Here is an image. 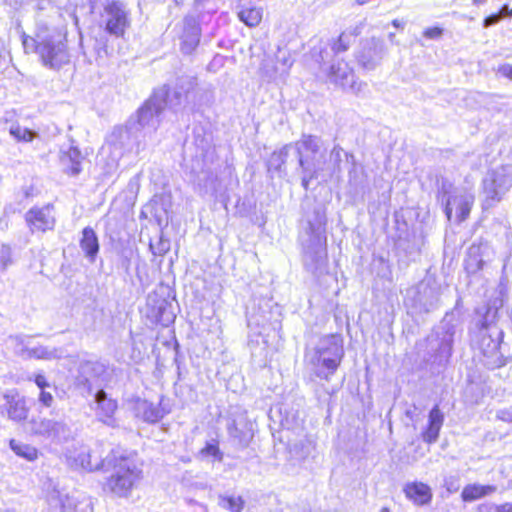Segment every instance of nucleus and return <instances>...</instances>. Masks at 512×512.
<instances>
[{
  "instance_id": "obj_41",
  "label": "nucleus",
  "mask_w": 512,
  "mask_h": 512,
  "mask_svg": "<svg viewBox=\"0 0 512 512\" xmlns=\"http://www.w3.org/2000/svg\"><path fill=\"white\" fill-rule=\"evenodd\" d=\"M203 454L217 457L220 454L218 447L214 444H208L203 450Z\"/></svg>"
},
{
  "instance_id": "obj_11",
  "label": "nucleus",
  "mask_w": 512,
  "mask_h": 512,
  "mask_svg": "<svg viewBox=\"0 0 512 512\" xmlns=\"http://www.w3.org/2000/svg\"><path fill=\"white\" fill-rule=\"evenodd\" d=\"M167 91L161 89L146 101L138 110V123L143 128L155 129L159 123V115L166 107Z\"/></svg>"
},
{
  "instance_id": "obj_4",
  "label": "nucleus",
  "mask_w": 512,
  "mask_h": 512,
  "mask_svg": "<svg viewBox=\"0 0 512 512\" xmlns=\"http://www.w3.org/2000/svg\"><path fill=\"white\" fill-rule=\"evenodd\" d=\"M299 165L303 170L302 186L308 189L309 182L318 176L322 169L324 154L321 153V141L312 135H304L295 143Z\"/></svg>"
},
{
  "instance_id": "obj_50",
  "label": "nucleus",
  "mask_w": 512,
  "mask_h": 512,
  "mask_svg": "<svg viewBox=\"0 0 512 512\" xmlns=\"http://www.w3.org/2000/svg\"><path fill=\"white\" fill-rule=\"evenodd\" d=\"M23 44L25 48H28V39H24Z\"/></svg>"
},
{
  "instance_id": "obj_9",
  "label": "nucleus",
  "mask_w": 512,
  "mask_h": 512,
  "mask_svg": "<svg viewBox=\"0 0 512 512\" xmlns=\"http://www.w3.org/2000/svg\"><path fill=\"white\" fill-rule=\"evenodd\" d=\"M26 431L36 437L52 442H62L69 438L70 431L66 423L55 419L33 416L25 423Z\"/></svg>"
},
{
  "instance_id": "obj_37",
  "label": "nucleus",
  "mask_w": 512,
  "mask_h": 512,
  "mask_svg": "<svg viewBox=\"0 0 512 512\" xmlns=\"http://www.w3.org/2000/svg\"><path fill=\"white\" fill-rule=\"evenodd\" d=\"M38 402L45 408H50L54 403V396L47 390H41L38 395Z\"/></svg>"
},
{
  "instance_id": "obj_31",
  "label": "nucleus",
  "mask_w": 512,
  "mask_h": 512,
  "mask_svg": "<svg viewBox=\"0 0 512 512\" xmlns=\"http://www.w3.org/2000/svg\"><path fill=\"white\" fill-rule=\"evenodd\" d=\"M105 372V366L100 362H86L81 366V373L87 383L93 382Z\"/></svg>"
},
{
  "instance_id": "obj_16",
  "label": "nucleus",
  "mask_w": 512,
  "mask_h": 512,
  "mask_svg": "<svg viewBox=\"0 0 512 512\" xmlns=\"http://www.w3.org/2000/svg\"><path fill=\"white\" fill-rule=\"evenodd\" d=\"M200 27L193 17L183 20L180 34V48L185 54H191L200 42Z\"/></svg>"
},
{
  "instance_id": "obj_1",
  "label": "nucleus",
  "mask_w": 512,
  "mask_h": 512,
  "mask_svg": "<svg viewBox=\"0 0 512 512\" xmlns=\"http://www.w3.org/2000/svg\"><path fill=\"white\" fill-rule=\"evenodd\" d=\"M342 357L343 348L340 340L334 335H329L307 349L305 361L316 377L328 380L337 370Z\"/></svg>"
},
{
  "instance_id": "obj_53",
  "label": "nucleus",
  "mask_w": 512,
  "mask_h": 512,
  "mask_svg": "<svg viewBox=\"0 0 512 512\" xmlns=\"http://www.w3.org/2000/svg\"><path fill=\"white\" fill-rule=\"evenodd\" d=\"M509 15H512V9H511V11L509 12Z\"/></svg>"
},
{
  "instance_id": "obj_36",
  "label": "nucleus",
  "mask_w": 512,
  "mask_h": 512,
  "mask_svg": "<svg viewBox=\"0 0 512 512\" xmlns=\"http://www.w3.org/2000/svg\"><path fill=\"white\" fill-rule=\"evenodd\" d=\"M12 264V251L6 244L0 245V271H5Z\"/></svg>"
},
{
  "instance_id": "obj_7",
  "label": "nucleus",
  "mask_w": 512,
  "mask_h": 512,
  "mask_svg": "<svg viewBox=\"0 0 512 512\" xmlns=\"http://www.w3.org/2000/svg\"><path fill=\"white\" fill-rule=\"evenodd\" d=\"M9 342L14 353L24 360L53 361L61 359L64 355L61 348L35 343L30 337L12 336Z\"/></svg>"
},
{
  "instance_id": "obj_10",
  "label": "nucleus",
  "mask_w": 512,
  "mask_h": 512,
  "mask_svg": "<svg viewBox=\"0 0 512 512\" xmlns=\"http://www.w3.org/2000/svg\"><path fill=\"white\" fill-rule=\"evenodd\" d=\"M102 5L101 23L105 30L116 37L123 36L129 26V20L122 4L113 0H103Z\"/></svg>"
},
{
  "instance_id": "obj_42",
  "label": "nucleus",
  "mask_w": 512,
  "mask_h": 512,
  "mask_svg": "<svg viewBox=\"0 0 512 512\" xmlns=\"http://www.w3.org/2000/svg\"><path fill=\"white\" fill-rule=\"evenodd\" d=\"M501 20V15L499 14H493L484 19L483 25L484 27L492 26L496 23H498Z\"/></svg>"
},
{
  "instance_id": "obj_24",
  "label": "nucleus",
  "mask_w": 512,
  "mask_h": 512,
  "mask_svg": "<svg viewBox=\"0 0 512 512\" xmlns=\"http://www.w3.org/2000/svg\"><path fill=\"white\" fill-rule=\"evenodd\" d=\"M410 293L418 294L416 302L419 303L426 311L437 303V293L427 283L421 282Z\"/></svg>"
},
{
  "instance_id": "obj_38",
  "label": "nucleus",
  "mask_w": 512,
  "mask_h": 512,
  "mask_svg": "<svg viewBox=\"0 0 512 512\" xmlns=\"http://www.w3.org/2000/svg\"><path fill=\"white\" fill-rule=\"evenodd\" d=\"M34 383L40 391L47 390V388L51 386L45 375L42 373H37L34 375Z\"/></svg>"
},
{
  "instance_id": "obj_39",
  "label": "nucleus",
  "mask_w": 512,
  "mask_h": 512,
  "mask_svg": "<svg viewBox=\"0 0 512 512\" xmlns=\"http://www.w3.org/2000/svg\"><path fill=\"white\" fill-rule=\"evenodd\" d=\"M443 30L439 27L427 28L423 35L429 39H438L442 36Z\"/></svg>"
},
{
  "instance_id": "obj_43",
  "label": "nucleus",
  "mask_w": 512,
  "mask_h": 512,
  "mask_svg": "<svg viewBox=\"0 0 512 512\" xmlns=\"http://www.w3.org/2000/svg\"><path fill=\"white\" fill-rule=\"evenodd\" d=\"M499 72L503 76L512 79V66H510V65H503V66H501L499 68Z\"/></svg>"
},
{
  "instance_id": "obj_26",
  "label": "nucleus",
  "mask_w": 512,
  "mask_h": 512,
  "mask_svg": "<svg viewBox=\"0 0 512 512\" xmlns=\"http://www.w3.org/2000/svg\"><path fill=\"white\" fill-rule=\"evenodd\" d=\"M69 175L76 176L81 172V153L75 147H70L61 157Z\"/></svg>"
},
{
  "instance_id": "obj_44",
  "label": "nucleus",
  "mask_w": 512,
  "mask_h": 512,
  "mask_svg": "<svg viewBox=\"0 0 512 512\" xmlns=\"http://www.w3.org/2000/svg\"><path fill=\"white\" fill-rule=\"evenodd\" d=\"M495 512H512V503H505L496 507Z\"/></svg>"
},
{
  "instance_id": "obj_20",
  "label": "nucleus",
  "mask_w": 512,
  "mask_h": 512,
  "mask_svg": "<svg viewBox=\"0 0 512 512\" xmlns=\"http://www.w3.org/2000/svg\"><path fill=\"white\" fill-rule=\"evenodd\" d=\"M107 144L115 149H119L121 154H123L132 150L133 137L126 127L118 126L108 136Z\"/></svg>"
},
{
  "instance_id": "obj_46",
  "label": "nucleus",
  "mask_w": 512,
  "mask_h": 512,
  "mask_svg": "<svg viewBox=\"0 0 512 512\" xmlns=\"http://www.w3.org/2000/svg\"><path fill=\"white\" fill-rule=\"evenodd\" d=\"M160 245H161V248L158 251L159 255L164 254V253H166L169 250V246H168L167 243H164V242L161 241ZM153 253L157 254V252H153Z\"/></svg>"
},
{
  "instance_id": "obj_8",
  "label": "nucleus",
  "mask_w": 512,
  "mask_h": 512,
  "mask_svg": "<svg viewBox=\"0 0 512 512\" xmlns=\"http://www.w3.org/2000/svg\"><path fill=\"white\" fill-rule=\"evenodd\" d=\"M503 331L496 324L484 323L479 330L477 345L482 354L492 359L493 364L500 365L506 355L505 344L501 342Z\"/></svg>"
},
{
  "instance_id": "obj_12",
  "label": "nucleus",
  "mask_w": 512,
  "mask_h": 512,
  "mask_svg": "<svg viewBox=\"0 0 512 512\" xmlns=\"http://www.w3.org/2000/svg\"><path fill=\"white\" fill-rule=\"evenodd\" d=\"M386 48L382 39L371 37L362 42L361 49L358 52V62L366 70H374L380 65Z\"/></svg>"
},
{
  "instance_id": "obj_25",
  "label": "nucleus",
  "mask_w": 512,
  "mask_h": 512,
  "mask_svg": "<svg viewBox=\"0 0 512 512\" xmlns=\"http://www.w3.org/2000/svg\"><path fill=\"white\" fill-rule=\"evenodd\" d=\"M496 491L492 485L469 484L462 490L461 497L466 502H472L482 497L490 495Z\"/></svg>"
},
{
  "instance_id": "obj_40",
  "label": "nucleus",
  "mask_w": 512,
  "mask_h": 512,
  "mask_svg": "<svg viewBox=\"0 0 512 512\" xmlns=\"http://www.w3.org/2000/svg\"><path fill=\"white\" fill-rule=\"evenodd\" d=\"M497 418L505 422H512V406L510 408L500 410L497 413Z\"/></svg>"
},
{
  "instance_id": "obj_22",
  "label": "nucleus",
  "mask_w": 512,
  "mask_h": 512,
  "mask_svg": "<svg viewBox=\"0 0 512 512\" xmlns=\"http://www.w3.org/2000/svg\"><path fill=\"white\" fill-rule=\"evenodd\" d=\"M80 248L90 262H94L99 252V241L96 232L91 227L82 230Z\"/></svg>"
},
{
  "instance_id": "obj_21",
  "label": "nucleus",
  "mask_w": 512,
  "mask_h": 512,
  "mask_svg": "<svg viewBox=\"0 0 512 512\" xmlns=\"http://www.w3.org/2000/svg\"><path fill=\"white\" fill-rule=\"evenodd\" d=\"M406 497L417 505H425L431 501L432 492L430 487L423 482H412L404 487Z\"/></svg>"
},
{
  "instance_id": "obj_6",
  "label": "nucleus",
  "mask_w": 512,
  "mask_h": 512,
  "mask_svg": "<svg viewBox=\"0 0 512 512\" xmlns=\"http://www.w3.org/2000/svg\"><path fill=\"white\" fill-rule=\"evenodd\" d=\"M439 200L445 207L448 220L452 218L455 210L456 221H464L470 214L474 203V196L464 189L456 188L450 183H443L439 194Z\"/></svg>"
},
{
  "instance_id": "obj_30",
  "label": "nucleus",
  "mask_w": 512,
  "mask_h": 512,
  "mask_svg": "<svg viewBox=\"0 0 512 512\" xmlns=\"http://www.w3.org/2000/svg\"><path fill=\"white\" fill-rule=\"evenodd\" d=\"M290 148H292V145H286L279 151H275L271 154L267 164L269 171L280 172L282 170Z\"/></svg>"
},
{
  "instance_id": "obj_28",
  "label": "nucleus",
  "mask_w": 512,
  "mask_h": 512,
  "mask_svg": "<svg viewBox=\"0 0 512 512\" xmlns=\"http://www.w3.org/2000/svg\"><path fill=\"white\" fill-rule=\"evenodd\" d=\"M263 16L261 8H245L238 12L239 19L248 27H256L260 24Z\"/></svg>"
},
{
  "instance_id": "obj_51",
  "label": "nucleus",
  "mask_w": 512,
  "mask_h": 512,
  "mask_svg": "<svg viewBox=\"0 0 512 512\" xmlns=\"http://www.w3.org/2000/svg\"><path fill=\"white\" fill-rule=\"evenodd\" d=\"M380 512H390V510L387 507H383Z\"/></svg>"
},
{
  "instance_id": "obj_13",
  "label": "nucleus",
  "mask_w": 512,
  "mask_h": 512,
  "mask_svg": "<svg viewBox=\"0 0 512 512\" xmlns=\"http://www.w3.org/2000/svg\"><path fill=\"white\" fill-rule=\"evenodd\" d=\"M328 78L332 83L349 89L353 93L361 92L365 86V84L355 81L353 69L344 61H338L330 67Z\"/></svg>"
},
{
  "instance_id": "obj_3",
  "label": "nucleus",
  "mask_w": 512,
  "mask_h": 512,
  "mask_svg": "<svg viewBox=\"0 0 512 512\" xmlns=\"http://www.w3.org/2000/svg\"><path fill=\"white\" fill-rule=\"evenodd\" d=\"M512 188V166L498 165L487 170L482 179L483 208L499 203Z\"/></svg>"
},
{
  "instance_id": "obj_15",
  "label": "nucleus",
  "mask_w": 512,
  "mask_h": 512,
  "mask_svg": "<svg viewBox=\"0 0 512 512\" xmlns=\"http://www.w3.org/2000/svg\"><path fill=\"white\" fill-rule=\"evenodd\" d=\"M25 221L31 232H46L55 226L53 206L33 207L25 214Z\"/></svg>"
},
{
  "instance_id": "obj_29",
  "label": "nucleus",
  "mask_w": 512,
  "mask_h": 512,
  "mask_svg": "<svg viewBox=\"0 0 512 512\" xmlns=\"http://www.w3.org/2000/svg\"><path fill=\"white\" fill-rule=\"evenodd\" d=\"M67 458L69 465L75 469H92L91 456L89 450L86 448H81L77 455H69Z\"/></svg>"
},
{
  "instance_id": "obj_19",
  "label": "nucleus",
  "mask_w": 512,
  "mask_h": 512,
  "mask_svg": "<svg viewBox=\"0 0 512 512\" xmlns=\"http://www.w3.org/2000/svg\"><path fill=\"white\" fill-rule=\"evenodd\" d=\"M136 413L137 416L142 418L144 421L155 423L168 414L169 409H166L163 406L162 401L158 405H155L146 400H142L137 402Z\"/></svg>"
},
{
  "instance_id": "obj_2",
  "label": "nucleus",
  "mask_w": 512,
  "mask_h": 512,
  "mask_svg": "<svg viewBox=\"0 0 512 512\" xmlns=\"http://www.w3.org/2000/svg\"><path fill=\"white\" fill-rule=\"evenodd\" d=\"M113 472L108 478L107 488L117 496H127L142 477V469L134 455H117L109 460Z\"/></svg>"
},
{
  "instance_id": "obj_32",
  "label": "nucleus",
  "mask_w": 512,
  "mask_h": 512,
  "mask_svg": "<svg viewBox=\"0 0 512 512\" xmlns=\"http://www.w3.org/2000/svg\"><path fill=\"white\" fill-rule=\"evenodd\" d=\"M229 433L231 436L238 439L240 444L247 446L253 438V424L248 422L246 423L245 430H240L234 422L233 425L229 427Z\"/></svg>"
},
{
  "instance_id": "obj_52",
  "label": "nucleus",
  "mask_w": 512,
  "mask_h": 512,
  "mask_svg": "<svg viewBox=\"0 0 512 512\" xmlns=\"http://www.w3.org/2000/svg\"><path fill=\"white\" fill-rule=\"evenodd\" d=\"M393 37H394V33H390L389 34V39L392 40Z\"/></svg>"
},
{
  "instance_id": "obj_18",
  "label": "nucleus",
  "mask_w": 512,
  "mask_h": 512,
  "mask_svg": "<svg viewBox=\"0 0 512 512\" xmlns=\"http://www.w3.org/2000/svg\"><path fill=\"white\" fill-rule=\"evenodd\" d=\"M46 501L52 512H72L77 507V500L74 496L56 487L47 491Z\"/></svg>"
},
{
  "instance_id": "obj_48",
  "label": "nucleus",
  "mask_w": 512,
  "mask_h": 512,
  "mask_svg": "<svg viewBox=\"0 0 512 512\" xmlns=\"http://www.w3.org/2000/svg\"><path fill=\"white\" fill-rule=\"evenodd\" d=\"M392 25H393L394 27H396V28H403L402 23H401L399 20H397V19H394V20L392 21Z\"/></svg>"
},
{
  "instance_id": "obj_5",
  "label": "nucleus",
  "mask_w": 512,
  "mask_h": 512,
  "mask_svg": "<svg viewBox=\"0 0 512 512\" xmlns=\"http://www.w3.org/2000/svg\"><path fill=\"white\" fill-rule=\"evenodd\" d=\"M36 44V53L46 67L59 69L69 60L65 44L60 33L40 32L36 39H31Z\"/></svg>"
},
{
  "instance_id": "obj_34",
  "label": "nucleus",
  "mask_w": 512,
  "mask_h": 512,
  "mask_svg": "<svg viewBox=\"0 0 512 512\" xmlns=\"http://www.w3.org/2000/svg\"><path fill=\"white\" fill-rule=\"evenodd\" d=\"M219 505L230 512H240L243 509L244 501L241 496L220 495Z\"/></svg>"
},
{
  "instance_id": "obj_35",
  "label": "nucleus",
  "mask_w": 512,
  "mask_h": 512,
  "mask_svg": "<svg viewBox=\"0 0 512 512\" xmlns=\"http://www.w3.org/2000/svg\"><path fill=\"white\" fill-rule=\"evenodd\" d=\"M9 133L17 141L23 142H31L36 136V132L28 128L22 127L19 124L11 125L9 128Z\"/></svg>"
},
{
  "instance_id": "obj_33",
  "label": "nucleus",
  "mask_w": 512,
  "mask_h": 512,
  "mask_svg": "<svg viewBox=\"0 0 512 512\" xmlns=\"http://www.w3.org/2000/svg\"><path fill=\"white\" fill-rule=\"evenodd\" d=\"M360 33L359 28L356 27L351 32H343L340 34L338 39L334 42L332 50L335 53L345 52L352 43V38L356 37Z\"/></svg>"
},
{
  "instance_id": "obj_17",
  "label": "nucleus",
  "mask_w": 512,
  "mask_h": 512,
  "mask_svg": "<svg viewBox=\"0 0 512 512\" xmlns=\"http://www.w3.org/2000/svg\"><path fill=\"white\" fill-rule=\"evenodd\" d=\"M95 401L97 403L95 410L97 419L108 426H116V419L114 418L117 410L116 401L108 398L103 390L97 391Z\"/></svg>"
},
{
  "instance_id": "obj_49",
  "label": "nucleus",
  "mask_w": 512,
  "mask_h": 512,
  "mask_svg": "<svg viewBox=\"0 0 512 512\" xmlns=\"http://www.w3.org/2000/svg\"><path fill=\"white\" fill-rule=\"evenodd\" d=\"M485 2H486V0H472V3L474 5H477V6L481 5V4L485 3Z\"/></svg>"
},
{
  "instance_id": "obj_14",
  "label": "nucleus",
  "mask_w": 512,
  "mask_h": 512,
  "mask_svg": "<svg viewBox=\"0 0 512 512\" xmlns=\"http://www.w3.org/2000/svg\"><path fill=\"white\" fill-rule=\"evenodd\" d=\"M5 401V409L8 419L16 423L27 422L30 407L27 399L21 396L17 390H9L2 396Z\"/></svg>"
},
{
  "instance_id": "obj_27",
  "label": "nucleus",
  "mask_w": 512,
  "mask_h": 512,
  "mask_svg": "<svg viewBox=\"0 0 512 512\" xmlns=\"http://www.w3.org/2000/svg\"><path fill=\"white\" fill-rule=\"evenodd\" d=\"M10 448L17 456L30 462L37 460L40 454L35 446L15 439L10 441Z\"/></svg>"
},
{
  "instance_id": "obj_47",
  "label": "nucleus",
  "mask_w": 512,
  "mask_h": 512,
  "mask_svg": "<svg viewBox=\"0 0 512 512\" xmlns=\"http://www.w3.org/2000/svg\"><path fill=\"white\" fill-rule=\"evenodd\" d=\"M510 11H511V10L508 8V6H506V5H505V6H503V7H502V9H501V11H500L499 15H501V18H502L503 16H510V15H509V12H510Z\"/></svg>"
},
{
  "instance_id": "obj_23",
  "label": "nucleus",
  "mask_w": 512,
  "mask_h": 512,
  "mask_svg": "<svg viewBox=\"0 0 512 512\" xmlns=\"http://www.w3.org/2000/svg\"><path fill=\"white\" fill-rule=\"evenodd\" d=\"M443 420L444 416L438 406L433 407L429 413L428 427L423 434L425 442L433 443L438 439Z\"/></svg>"
},
{
  "instance_id": "obj_45",
  "label": "nucleus",
  "mask_w": 512,
  "mask_h": 512,
  "mask_svg": "<svg viewBox=\"0 0 512 512\" xmlns=\"http://www.w3.org/2000/svg\"><path fill=\"white\" fill-rule=\"evenodd\" d=\"M325 257H326L325 250L320 249L319 251L316 252V263L318 264V263L323 262Z\"/></svg>"
}]
</instances>
